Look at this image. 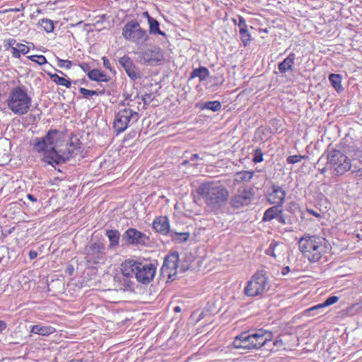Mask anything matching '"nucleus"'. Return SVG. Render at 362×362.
Wrapping results in <instances>:
<instances>
[{"label": "nucleus", "instance_id": "36", "mask_svg": "<svg viewBox=\"0 0 362 362\" xmlns=\"http://www.w3.org/2000/svg\"><path fill=\"white\" fill-rule=\"evenodd\" d=\"M79 92L83 95L84 98H88L89 96L99 95L104 94V90H90L85 88H80Z\"/></svg>", "mask_w": 362, "mask_h": 362}, {"label": "nucleus", "instance_id": "32", "mask_svg": "<svg viewBox=\"0 0 362 362\" xmlns=\"http://www.w3.org/2000/svg\"><path fill=\"white\" fill-rule=\"evenodd\" d=\"M281 244L275 241H272L269 245V247L267 249L266 254L276 258L281 255V252L279 250Z\"/></svg>", "mask_w": 362, "mask_h": 362}, {"label": "nucleus", "instance_id": "25", "mask_svg": "<svg viewBox=\"0 0 362 362\" xmlns=\"http://www.w3.org/2000/svg\"><path fill=\"white\" fill-rule=\"evenodd\" d=\"M209 76V71L205 66L194 69L190 74L189 80L199 78L200 81H205Z\"/></svg>", "mask_w": 362, "mask_h": 362}, {"label": "nucleus", "instance_id": "1", "mask_svg": "<svg viewBox=\"0 0 362 362\" xmlns=\"http://www.w3.org/2000/svg\"><path fill=\"white\" fill-rule=\"evenodd\" d=\"M197 192L208 206L214 209L225 204L230 197L229 191L220 182L202 183L197 188Z\"/></svg>", "mask_w": 362, "mask_h": 362}, {"label": "nucleus", "instance_id": "28", "mask_svg": "<svg viewBox=\"0 0 362 362\" xmlns=\"http://www.w3.org/2000/svg\"><path fill=\"white\" fill-rule=\"evenodd\" d=\"M339 300V297L332 296L327 298L325 301L322 303L317 304L315 306H313L305 310L306 313H310L315 310V309H323L325 307L333 305Z\"/></svg>", "mask_w": 362, "mask_h": 362}, {"label": "nucleus", "instance_id": "10", "mask_svg": "<svg viewBox=\"0 0 362 362\" xmlns=\"http://www.w3.org/2000/svg\"><path fill=\"white\" fill-rule=\"evenodd\" d=\"M123 37L136 45H143L148 40L147 31L141 28L140 24L135 20L127 22L122 28Z\"/></svg>", "mask_w": 362, "mask_h": 362}, {"label": "nucleus", "instance_id": "23", "mask_svg": "<svg viewBox=\"0 0 362 362\" xmlns=\"http://www.w3.org/2000/svg\"><path fill=\"white\" fill-rule=\"evenodd\" d=\"M282 206L276 205L267 209L264 214L262 221H270L274 218H277L281 213Z\"/></svg>", "mask_w": 362, "mask_h": 362}, {"label": "nucleus", "instance_id": "4", "mask_svg": "<svg viewBox=\"0 0 362 362\" xmlns=\"http://www.w3.org/2000/svg\"><path fill=\"white\" fill-rule=\"evenodd\" d=\"M8 109L14 115L21 116L27 114L32 106V98L25 86L12 88L7 96Z\"/></svg>", "mask_w": 362, "mask_h": 362}, {"label": "nucleus", "instance_id": "62", "mask_svg": "<svg viewBox=\"0 0 362 362\" xmlns=\"http://www.w3.org/2000/svg\"><path fill=\"white\" fill-rule=\"evenodd\" d=\"M279 343L282 344V343H281V341H277V340H276V341L273 343V344H274V345H275V346H277Z\"/></svg>", "mask_w": 362, "mask_h": 362}, {"label": "nucleus", "instance_id": "18", "mask_svg": "<svg viewBox=\"0 0 362 362\" xmlns=\"http://www.w3.org/2000/svg\"><path fill=\"white\" fill-rule=\"evenodd\" d=\"M134 275L133 272H128L124 271V262L121 264V274L115 277V281H118L119 289L128 290L132 287L133 278Z\"/></svg>", "mask_w": 362, "mask_h": 362}, {"label": "nucleus", "instance_id": "8", "mask_svg": "<svg viewBox=\"0 0 362 362\" xmlns=\"http://www.w3.org/2000/svg\"><path fill=\"white\" fill-rule=\"evenodd\" d=\"M105 250V245L100 242L86 245L83 255L86 264L94 267L104 264L107 259Z\"/></svg>", "mask_w": 362, "mask_h": 362}, {"label": "nucleus", "instance_id": "16", "mask_svg": "<svg viewBox=\"0 0 362 362\" xmlns=\"http://www.w3.org/2000/svg\"><path fill=\"white\" fill-rule=\"evenodd\" d=\"M141 59L145 64L156 65L163 60V54L160 48L153 47L142 52Z\"/></svg>", "mask_w": 362, "mask_h": 362}, {"label": "nucleus", "instance_id": "35", "mask_svg": "<svg viewBox=\"0 0 362 362\" xmlns=\"http://www.w3.org/2000/svg\"><path fill=\"white\" fill-rule=\"evenodd\" d=\"M240 34L243 45L246 47L251 40V35L247 30V28L245 29H240Z\"/></svg>", "mask_w": 362, "mask_h": 362}, {"label": "nucleus", "instance_id": "27", "mask_svg": "<svg viewBox=\"0 0 362 362\" xmlns=\"http://www.w3.org/2000/svg\"><path fill=\"white\" fill-rule=\"evenodd\" d=\"M109 239V247L112 249L118 246L120 233L117 230H107L105 233Z\"/></svg>", "mask_w": 362, "mask_h": 362}, {"label": "nucleus", "instance_id": "47", "mask_svg": "<svg viewBox=\"0 0 362 362\" xmlns=\"http://www.w3.org/2000/svg\"><path fill=\"white\" fill-rule=\"evenodd\" d=\"M12 56L14 57V58H17V59H19L21 57V52H19V50L17 49L16 47H12Z\"/></svg>", "mask_w": 362, "mask_h": 362}, {"label": "nucleus", "instance_id": "54", "mask_svg": "<svg viewBox=\"0 0 362 362\" xmlns=\"http://www.w3.org/2000/svg\"><path fill=\"white\" fill-rule=\"evenodd\" d=\"M289 272H290V268H289V267H284V268L282 269V270H281V274H282L283 275H286V274H287Z\"/></svg>", "mask_w": 362, "mask_h": 362}, {"label": "nucleus", "instance_id": "43", "mask_svg": "<svg viewBox=\"0 0 362 362\" xmlns=\"http://www.w3.org/2000/svg\"><path fill=\"white\" fill-rule=\"evenodd\" d=\"M16 47L19 50V52L23 54H25L28 53L30 51L29 47L23 44L17 43Z\"/></svg>", "mask_w": 362, "mask_h": 362}, {"label": "nucleus", "instance_id": "48", "mask_svg": "<svg viewBox=\"0 0 362 362\" xmlns=\"http://www.w3.org/2000/svg\"><path fill=\"white\" fill-rule=\"evenodd\" d=\"M79 66L85 72L88 71V73L89 71H91L90 70V65L88 63H81V64H79Z\"/></svg>", "mask_w": 362, "mask_h": 362}, {"label": "nucleus", "instance_id": "57", "mask_svg": "<svg viewBox=\"0 0 362 362\" xmlns=\"http://www.w3.org/2000/svg\"><path fill=\"white\" fill-rule=\"evenodd\" d=\"M21 11V8H10L8 10H5L4 12H7V11H13V12H18Z\"/></svg>", "mask_w": 362, "mask_h": 362}, {"label": "nucleus", "instance_id": "20", "mask_svg": "<svg viewBox=\"0 0 362 362\" xmlns=\"http://www.w3.org/2000/svg\"><path fill=\"white\" fill-rule=\"evenodd\" d=\"M152 225L156 232L163 235H166L170 232V222L167 216L156 217Z\"/></svg>", "mask_w": 362, "mask_h": 362}, {"label": "nucleus", "instance_id": "9", "mask_svg": "<svg viewBox=\"0 0 362 362\" xmlns=\"http://www.w3.org/2000/svg\"><path fill=\"white\" fill-rule=\"evenodd\" d=\"M327 165L335 175H342L351 167L350 158L339 150L331 151L327 156Z\"/></svg>", "mask_w": 362, "mask_h": 362}, {"label": "nucleus", "instance_id": "60", "mask_svg": "<svg viewBox=\"0 0 362 362\" xmlns=\"http://www.w3.org/2000/svg\"><path fill=\"white\" fill-rule=\"evenodd\" d=\"M356 305H360V308H362V296L359 299V302L356 304Z\"/></svg>", "mask_w": 362, "mask_h": 362}, {"label": "nucleus", "instance_id": "40", "mask_svg": "<svg viewBox=\"0 0 362 362\" xmlns=\"http://www.w3.org/2000/svg\"><path fill=\"white\" fill-rule=\"evenodd\" d=\"M304 158H305L304 156L293 155V156H289L286 158V161L289 164H294V163H298V162L301 161Z\"/></svg>", "mask_w": 362, "mask_h": 362}, {"label": "nucleus", "instance_id": "17", "mask_svg": "<svg viewBox=\"0 0 362 362\" xmlns=\"http://www.w3.org/2000/svg\"><path fill=\"white\" fill-rule=\"evenodd\" d=\"M119 63L124 69L127 76L133 81L141 78L139 69L135 66L133 61L127 55H124L119 59Z\"/></svg>", "mask_w": 362, "mask_h": 362}, {"label": "nucleus", "instance_id": "11", "mask_svg": "<svg viewBox=\"0 0 362 362\" xmlns=\"http://www.w3.org/2000/svg\"><path fill=\"white\" fill-rule=\"evenodd\" d=\"M139 119V115L137 112L127 107L121 109L115 116L113 128L117 134L122 133Z\"/></svg>", "mask_w": 362, "mask_h": 362}, {"label": "nucleus", "instance_id": "41", "mask_svg": "<svg viewBox=\"0 0 362 362\" xmlns=\"http://www.w3.org/2000/svg\"><path fill=\"white\" fill-rule=\"evenodd\" d=\"M276 219L279 223L283 225L291 223V219L283 213L282 210L281 211V213L279 214Z\"/></svg>", "mask_w": 362, "mask_h": 362}, {"label": "nucleus", "instance_id": "29", "mask_svg": "<svg viewBox=\"0 0 362 362\" xmlns=\"http://www.w3.org/2000/svg\"><path fill=\"white\" fill-rule=\"evenodd\" d=\"M329 81H330L333 88L338 93L343 90V86H341V76L339 74H331L329 76Z\"/></svg>", "mask_w": 362, "mask_h": 362}, {"label": "nucleus", "instance_id": "58", "mask_svg": "<svg viewBox=\"0 0 362 362\" xmlns=\"http://www.w3.org/2000/svg\"><path fill=\"white\" fill-rule=\"evenodd\" d=\"M199 155H198V154H197V153H194V154H193V155L192 156V157H191V158H190V160H191V161H193V160H197V159H199Z\"/></svg>", "mask_w": 362, "mask_h": 362}, {"label": "nucleus", "instance_id": "53", "mask_svg": "<svg viewBox=\"0 0 362 362\" xmlns=\"http://www.w3.org/2000/svg\"><path fill=\"white\" fill-rule=\"evenodd\" d=\"M6 328V323L4 321H0V332H2Z\"/></svg>", "mask_w": 362, "mask_h": 362}, {"label": "nucleus", "instance_id": "59", "mask_svg": "<svg viewBox=\"0 0 362 362\" xmlns=\"http://www.w3.org/2000/svg\"><path fill=\"white\" fill-rule=\"evenodd\" d=\"M181 310H182V309L180 306H176L174 308V311L175 313H180V312H181Z\"/></svg>", "mask_w": 362, "mask_h": 362}, {"label": "nucleus", "instance_id": "37", "mask_svg": "<svg viewBox=\"0 0 362 362\" xmlns=\"http://www.w3.org/2000/svg\"><path fill=\"white\" fill-rule=\"evenodd\" d=\"M28 58L39 65H43L47 63V59L43 55H31L28 56Z\"/></svg>", "mask_w": 362, "mask_h": 362}, {"label": "nucleus", "instance_id": "6", "mask_svg": "<svg viewBox=\"0 0 362 362\" xmlns=\"http://www.w3.org/2000/svg\"><path fill=\"white\" fill-rule=\"evenodd\" d=\"M124 271L133 272L139 283L148 284L155 276L156 266L152 262H142L129 259L124 261Z\"/></svg>", "mask_w": 362, "mask_h": 362}, {"label": "nucleus", "instance_id": "22", "mask_svg": "<svg viewBox=\"0 0 362 362\" xmlns=\"http://www.w3.org/2000/svg\"><path fill=\"white\" fill-rule=\"evenodd\" d=\"M254 176V171L241 170L235 173L233 175V183L238 185L240 183H248Z\"/></svg>", "mask_w": 362, "mask_h": 362}, {"label": "nucleus", "instance_id": "13", "mask_svg": "<svg viewBox=\"0 0 362 362\" xmlns=\"http://www.w3.org/2000/svg\"><path fill=\"white\" fill-rule=\"evenodd\" d=\"M75 150L76 147L72 142L67 144V147L64 151L62 149L58 151L52 148L50 152L47 153V156L46 157L50 160L47 165L56 168L57 165L66 163L70 158L73 157Z\"/></svg>", "mask_w": 362, "mask_h": 362}, {"label": "nucleus", "instance_id": "21", "mask_svg": "<svg viewBox=\"0 0 362 362\" xmlns=\"http://www.w3.org/2000/svg\"><path fill=\"white\" fill-rule=\"evenodd\" d=\"M286 192L280 186H273L272 193L270 194L269 200L272 204H277V205L282 206L285 197Z\"/></svg>", "mask_w": 362, "mask_h": 362}, {"label": "nucleus", "instance_id": "49", "mask_svg": "<svg viewBox=\"0 0 362 362\" xmlns=\"http://www.w3.org/2000/svg\"><path fill=\"white\" fill-rule=\"evenodd\" d=\"M37 257V252L36 251H34V250L30 251L29 257L31 259H33L36 258Z\"/></svg>", "mask_w": 362, "mask_h": 362}, {"label": "nucleus", "instance_id": "7", "mask_svg": "<svg viewBox=\"0 0 362 362\" xmlns=\"http://www.w3.org/2000/svg\"><path fill=\"white\" fill-rule=\"evenodd\" d=\"M269 288L268 277L262 272H257L247 282L244 293L248 297H262Z\"/></svg>", "mask_w": 362, "mask_h": 362}, {"label": "nucleus", "instance_id": "64", "mask_svg": "<svg viewBox=\"0 0 362 362\" xmlns=\"http://www.w3.org/2000/svg\"><path fill=\"white\" fill-rule=\"evenodd\" d=\"M57 72L59 73L60 74L66 76V74L63 71H62L60 70H57Z\"/></svg>", "mask_w": 362, "mask_h": 362}, {"label": "nucleus", "instance_id": "39", "mask_svg": "<svg viewBox=\"0 0 362 362\" xmlns=\"http://www.w3.org/2000/svg\"><path fill=\"white\" fill-rule=\"evenodd\" d=\"M263 160V153L262 151L259 148H257L254 151V156L252 158V161L255 163H260Z\"/></svg>", "mask_w": 362, "mask_h": 362}, {"label": "nucleus", "instance_id": "50", "mask_svg": "<svg viewBox=\"0 0 362 362\" xmlns=\"http://www.w3.org/2000/svg\"><path fill=\"white\" fill-rule=\"evenodd\" d=\"M7 43L9 47H12L13 45H14L16 43V40L13 38H10V39L7 40Z\"/></svg>", "mask_w": 362, "mask_h": 362}, {"label": "nucleus", "instance_id": "45", "mask_svg": "<svg viewBox=\"0 0 362 362\" xmlns=\"http://www.w3.org/2000/svg\"><path fill=\"white\" fill-rule=\"evenodd\" d=\"M238 25L240 27V29L247 28V24H246L245 19L243 16H238Z\"/></svg>", "mask_w": 362, "mask_h": 362}, {"label": "nucleus", "instance_id": "55", "mask_svg": "<svg viewBox=\"0 0 362 362\" xmlns=\"http://www.w3.org/2000/svg\"><path fill=\"white\" fill-rule=\"evenodd\" d=\"M321 310H322V309H315V310H314V311L310 312V313H308V315H310L314 316V315H315V313H316V314H317V313H320V311Z\"/></svg>", "mask_w": 362, "mask_h": 362}, {"label": "nucleus", "instance_id": "26", "mask_svg": "<svg viewBox=\"0 0 362 362\" xmlns=\"http://www.w3.org/2000/svg\"><path fill=\"white\" fill-rule=\"evenodd\" d=\"M88 76L91 81L98 82H108L110 80V78L108 76L98 69H93L89 71L88 73Z\"/></svg>", "mask_w": 362, "mask_h": 362}, {"label": "nucleus", "instance_id": "24", "mask_svg": "<svg viewBox=\"0 0 362 362\" xmlns=\"http://www.w3.org/2000/svg\"><path fill=\"white\" fill-rule=\"evenodd\" d=\"M56 331L52 326H41L35 325L31 327L30 332L42 336H48Z\"/></svg>", "mask_w": 362, "mask_h": 362}, {"label": "nucleus", "instance_id": "2", "mask_svg": "<svg viewBox=\"0 0 362 362\" xmlns=\"http://www.w3.org/2000/svg\"><path fill=\"white\" fill-rule=\"evenodd\" d=\"M299 249L303 256L310 262L320 261L330 249L327 240L318 235L305 234L298 241Z\"/></svg>", "mask_w": 362, "mask_h": 362}, {"label": "nucleus", "instance_id": "14", "mask_svg": "<svg viewBox=\"0 0 362 362\" xmlns=\"http://www.w3.org/2000/svg\"><path fill=\"white\" fill-rule=\"evenodd\" d=\"M179 253L173 252L168 255L164 259L163 264L160 268V275L167 277L169 280H174L177 274V267L179 262Z\"/></svg>", "mask_w": 362, "mask_h": 362}, {"label": "nucleus", "instance_id": "5", "mask_svg": "<svg viewBox=\"0 0 362 362\" xmlns=\"http://www.w3.org/2000/svg\"><path fill=\"white\" fill-rule=\"evenodd\" d=\"M62 138V134L57 129H49L45 136L36 137L33 140V151L40 154V160L48 164L49 159L47 158V153L52 148L57 150V147Z\"/></svg>", "mask_w": 362, "mask_h": 362}, {"label": "nucleus", "instance_id": "46", "mask_svg": "<svg viewBox=\"0 0 362 362\" xmlns=\"http://www.w3.org/2000/svg\"><path fill=\"white\" fill-rule=\"evenodd\" d=\"M306 212L310 215H313V216H315L316 218L322 217L321 214L314 209H307Z\"/></svg>", "mask_w": 362, "mask_h": 362}, {"label": "nucleus", "instance_id": "51", "mask_svg": "<svg viewBox=\"0 0 362 362\" xmlns=\"http://www.w3.org/2000/svg\"><path fill=\"white\" fill-rule=\"evenodd\" d=\"M27 198L29 200H30L31 202H37V198L34 195H33L31 194H27Z\"/></svg>", "mask_w": 362, "mask_h": 362}, {"label": "nucleus", "instance_id": "52", "mask_svg": "<svg viewBox=\"0 0 362 362\" xmlns=\"http://www.w3.org/2000/svg\"><path fill=\"white\" fill-rule=\"evenodd\" d=\"M143 101L144 102V103H146L148 102H149L151 100V95L149 94H146L143 98H142Z\"/></svg>", "mask_w": 362, "mask_h": 362}, {"label": "nucleus", "instance_id": "31", "mask_svg": "<svg viewBox=\"0 0 362 362\" xmlns=\"http://www.w3.org/2000/svg\"><path fill=\"white\" fill-rule=\"evenodd\" d=\"M149 25V33L153 35H160L162 36H165V33L161 31L159 28V23L155 18H149V21L148 22Z\"/></svg>", "mask_w": 362, "mask_h": 362}, {"label": "nucleus", "instance_id": "34", "mask_svg": "<svg viewBox=\"0 0 362 362\" xmlns=\"http://www.w3.org/2000/svg\"><path fill=\"white\" fill-rule=\"evenodd\" d=\"M37 25L47 33H52L54 29V22L48 18L40 20Z\"/></svg>", "mask_w": 362, "mask_h": 362}, {"label": "nucleus", "instance_id": "33", "mask_svg": "<svg viewBox=\"0 0 362 362\" xmlns=\"http://www.w3.org/2000/svg\"><path fill=\"white\" fill-rule=\"evenodd\" d=\"M202 109L210 110L213 112L219 111L221 109V103L218 100L206 101L201 105Z\"/></svg>", "mask_w": 362, "mask_h": 362}, {"label": "nucleus", "instance_id": "63", "mask_svg": "<svg viewBox=\"0 0 362 362\" xmlns=\"http://www.w3.org/2000/svg\"><path fill=\"white\" fill-rule=\"evenodd\" d=\"M232 21L234 23L235 25H238V22H237V20L235 18H233Z\"/></svg>", "mask_w": 362, "mask_h": 362}, {"label": "nucleus", "instance_id": "56", "mask_svg": "<svg viewBox=\"0 0 362 362\" xmlns=\"http://www.w3.org/2000/svg\"><path fill=\"white\" fill-rule=\"evenodd\" d=\"M143 16L147 18L148 22L149 21V18H153L147 11L143 13Z\"/></svg>", "mask_w": 362, "mask_h": 362}, {"label": "nucleus", "instance_id": "42", "mask_svg": "<svg viewBox=\"0 0 362 362\" xmlns=\"http://www.w3.org/2000/svg\"><path fill=\"white\" fill-rule=\"evenodd\" d=\"M57 65L61 68H66L67 69L71 67V62L69 60H64L57 57Z\"/></svg>", "mask_w": 362, "mask_h": 362}, {"label": "nucleus", "instance_id": "15", "mask_svg": "<svg viewBox=\"0 0 362 362\" xmlns=\"http://www.w3.org/2000/svg\"><path fill=\"white\" fill-rule=\"evenodd\" d=\"M122 240L134 246H144L149 241V237L134 228H129L122 234Z\"/></svg>", "mask_w": 362, "mask_h": 362}, {"label": "nucleus", "instance_id": "38", "mask_svg": "<svg viewBox=\"0 0 362 362\" xmlns=\"http://www.w3.org/2000/svg\"><path fill=\"white\" fill-rule=\"evenodd\" d=\"M189 237V233H175V236L172 234V238L180 243L185 242Z\"/></svg>", "mask_w": 362, "mask_h": 362}, {"label": "nucleus", "instance_id": "3", "mask_svg": "<svg viewBox=\"0 0 362 362\" xmlns=\"http://www.w3.org/2000/svg\"><path fill=\"white\" fill-rule=\"evenodd\" d=\"M273 339L271 332L264 329H258L243 332L233 340V346L243 349H259L267 346Z\"/></svg>", "mask_w": 362, "mask_h": 362}, {"label": "nucleus", "instance_id": "12", "mask_svg": "<svg viewBox=\"0 0 362 362\" xmlns=\"http://www.w3.org/2000/svg\"><path fill=\"white\" fill-rule=\"evenodd\" d=\"M255 197L254 189L251 187H240L229 201L230 206L233 209H239L252 202Z\"/></svg>", "mask_w": 362, "mask_h": 362}, {"label": "nucleus", "instance_id": "61", "mask_svg": "<svg viewBox=\"0 0 362 362\" xmlns=\"http://www.w3.org/2000/svg\"><path fill=\"white\" fill-rule=\"evenodd\" d=\"M327 168L326 167L320 170V173L324 174L327 171Z\"/></svg>", "mask_w": 362, "mask_h": 362}, {"label": "nucleus", "instance_id": "30", "mask_svg": "<svg viewBox=\"0 0 362 362\" xmlns=\"http://www.w3.org/2000/svg\"><path fill=\"white\" fill-rule=\"evenodd\" d=\"M48 75L49 76L52 81L57 85L65 86L67 88H69L71 86V83L70 81L66 79L62 76H59L57 74L48 73Z\"/></svg>", "mask_w": 362, "mask_h": 362}, {"label": "nucleus", "instance_id": "44", "mask_svg": "<svg viewBox=\"0 0 362 362\" xmlns=\"http://www.w3.org/2000/svg\"><path fill=\"white\" fill-rule=\"evenodd\" d=\"M102 60H103V66L105 68H106L107 69H109L112 72H115V69L112 67L109 59L106 57H103Z\"/></svg>", "mask_w": 362, "mask_h": 362}, {"label": "nucleus", "instance_id": "19", "mask_svg": "<svg viewBox=\"0 0 362 362\" xmlns=\"http://www.w3.org/2000/svg\"><path fill=\"white\" fill-rule=\"evenodd\" d=\"M296 54L291 52L286 58L278 64V70L281 74H292L295 70Z\"/></svg>", "mask_w": 362, "mask_h": 362}]
</instances>
